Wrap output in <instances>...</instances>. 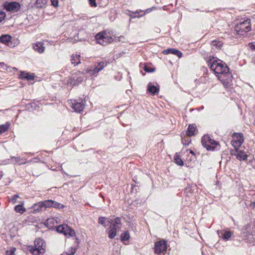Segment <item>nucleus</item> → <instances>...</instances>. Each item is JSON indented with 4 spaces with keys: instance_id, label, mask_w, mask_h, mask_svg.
Here are the masks:
<instances>
[{
    "instance_id": "nucleus-1",
    "label": "nucleus",
    "mask_w": 255,
    "mask_h": 255,
    "mask_svg": "<svg viewBox=\"0 0 255 255\" xmlns=\"http://www.w3.org/2000/svg\"><path fill=\"white\" fill-rule=\"evenodd\" d=\"M209 65L225 87L228 88L232 85L233 76L226 64L222 63L220 60L213 59L210 60Z\"/></svg>"
},
{
    "instance_id": "nucleus-2",
    "label": "nucleus",
    "mask_w": 255,
    "mask_h": 255,
    "mask_svg": "<svg viewBox=\"0 0 255 255\" xmlns=\"http://www.w3.org/2000/svg\"><path fill=\"white\" fill-rule=\"evenodd\" d=\"M45 247L43 240L38 239L34 242V247H30L29 251L33 255H42L45 252Z\"/></svg>"
},
{
    "instance_id": "nucleus-3",
    "label": "nucleus",
    "mask_w": 255,
    "mask_h": 255,
    "mask_svg": "<svg viewBox=\"0 0 255 255\" xmlns=\"http://www.w3.org/2000/svg\"><path fill=\"white\" fill-rule=\"evenodd\" d=\"M251 25L250 20L247 19L237 24L235 26V30L238 34L244 35L251 30Z\"/></svg>"
},
{
    "instance_id": "nucleus-4",
    "label": "nucleus",
    "mask_w": 255,
    "mask_h": 255,
    "mask_svg": "<svg viewBox=\"0 0 255 255\" xmlns=\"http://www.w3.org/2000/svg\"><path fill=\"white\" fill-rule=\"evenodd\" d=\"M201 142L202 145L208 150H213L217 146L219 145L218 142L212 139L208 135H205L202 137Z\"/></svg>"
},
{
    "instance_id": "nucleus-5",
    "label": "nucleus",
    "mask_w": 255,
    "mask_h": 255,
    "mask_svg": "<svg viewBox=\"0 0 255 255\" xmlns=\"http://www.w3.org/2000/svg\"><path fill=\"white\" fill-rule=\"evenodd\" d=\"M95 38L98 42L102 45H106L113 41L112 38L105 32L99 33L96 35Z\"/></svg>"
},
{
    "instance_id": "nucleus-6",
    "label": "nucleus",
    "mask_w": 255,
    "mask_h": 255,
    "mask_svg": "<svg viewBox=\"0 0 255 255\" xmlns=\"http://www.w3.org/2000/svg\"><path fill=\"white\" fill-rule=\"evenodd\" d=\"M69 103L72 109L76 112L80 113L85 107L84 102L82 100H71Z\"/></svg>"
},
{
    "instance_id": "nucleus-7",
    "label": "nucleus",
    "mask_w": 255,
    "mask_h": 255,
    "mask_svg": "<svg viewBox=\"0 0 255 255\" xmlns=\"http://www.w3.org/2000/svg\"><path fill=\"white\" fill-rule=\"evenodd\" d=\"M56 231L60 233H63L65 235H69L70 236L73 237L75 236V232L74 230L71 229L67 225L63 224L59 226Z\"/></svg>"
},
{
    "instance_id": "nucleus-8",
    "label": "nucleus",
    "mask_w": 255,
    "mask_h": 255,
    "mask_svg": "<svg viewBox=\"0 0 255 255\" xmlns=\"http://www.w3.org/2000/svg\"><path fill=\"white\" fill-rule=\"evenodd\" d=\"M121 224V218L120 217L116 218L115 220V223L111 226V229L109 232V237L110 239H113L116 236L117 229L120 228L118 225Z\"/></svg>"
},
{
    "instance_id": "nucleus-9",
    "label": "nucleus",
    "mask_w": 255,
    "mask_h": 255,
    "mask_svg": "<svg viewBox=\"0 0 255 255\" xmlns=\"http://www.w3.org/2000/svg\"><path fill=\"white\" fill-rule=\"evenodd\" d=\"M167 244L164 240H161L156 242L154 246V252L158 254L166 251Z\"/></svg>"
},
{
    "instance_id": "nucleus-10",
    "label": "nucleus",
    "mask_w": 255,
    "mask_h": 255,
    "mask_svg": "<svg viewBox=\"0 0 255 255\" xmlns=\"http://www.w3.org/2000/svg\"><path fill=\"white\" fill-rule=\"evenodd\" d=\"M4 7L8 11L16 12L20 9V5L16 2H6L4 3Z\"/></svg>"
},
{
    "instance_id": "nucleus-11",
    "label": "nucleus",
    "mask_w": 255,
    "mask_h": 255,
    "mask_svg": "<svg viewBox=\"0 0 255 255\" xmlns=\"http://www.w3.org/2000/svg\"><path fill=\"white\" fill-rule=\"evenodd\" d=\"M105 63L103 62H101L97 64V65L95 66L93 69H87L85 70L86 73H89L91 75H94L95 74L99 72L102 70L105 67Z\"/></svg>"
},
{
    "instance_id": "nucleus-12",
    "label": "nucleus",
    "mask_w": 255,
    "mask_h": 255,
    "mask_svg": "<svg viewBox=\"0 0 255 255\" xmlns=\"http://www.w3.org/2000/svg\"><path fill=\"white\" fill-rule=\"evenodd\" d=\"M53 201L52 200H46L42 202H40L37 205H35L34 208L36 210H40L42 207H50L52 206Z\"/></svg>"
},
{
    "instance_id": "nucleus-13",
    "label": "nucleus",
    "mask_w": 255,
    "mask_h": 255,
    "mask_svg": "<svg viewBox=\"0 0 255 255\" xmlns=\"http://www.w3.org/2000/svg\"><path fill=\"white\" fill-rule=\"evenodd\" d=\"M162 53L164 54L172 53L174 55H177L179 58H181L182 56V53L181 51L174 48H169L164 50L163 51Z\"/></svg>"
},
{
    "instance_id": "nucleus-14",
    "label": "nucleus",
    "mask_w": 255,
    "mask_h": 255,
    "mask_svg": "<svg viewBox=\"0 0 255 255\" xmlns=\"http://www.w3.org/2000/svg\"><path fill=\"white\" fill-rule=\"evenodd\" d=\"M147 91L152 95H155L158 93L159 91V86H155L151 83L148 84Z\"/></svg>"
},
{
    "instance_id": "nucleus-15",
    "label": "nucleus",
    "mask_w": 255,
    "mask_h": 255,
    "mask_svg": "<svg viewBox=\"0 0 255 255\" xmlns=\"http://www.w3.org/2000/svg\"><path fill=\"white\" fill-rule=\"evenodd\" d=\"M197 130L196 126L194 124L190 125L188 126L187 134L188 136H191L195 134Z\"/></svg>"
},
{
    "instance_id": "nucleus-16",
    "label": "nucleus",
    "mask_w": 255,
    "mask_h": 255,
    "mask_svg": "<svg viewBox=\"0 0 255 255\" xmlns=\"http://www.w3.org/2000/svg\"><path fill=\"white\" fill-rule=\"evenodd\" d=\"M19 76L20 78L25 79L28 81L33 80L34 77L33 74H30L24 71L21 72Z\"/></svg>"
},
{
    "instance_id": "nucleus-17",
    "label": "nucleus",
    "mask_w": 255,
    "mask_h": 255,
    "mask_svg": "<svg viewBox=\"0 0 255 255\" xmlns=\"http://www.w3.org/2000/svg\"><path fill=\"white\" fill-rule=\"evenodd\" d=\"M33 47L35 50L37 51L39 53H42L45 49L44 47L43 46V43L41 42H37L33 45Z\"/></svg>"
},
{
    "instance_id": "nucleus-18",
    "label": "nucleus",
    "mask_w": 255,
    "mask_h": 255,
    "mask_svg": "<svg viewBox=\"0 0 255 255\" xmlns=\"http://www.w3.org/2000/svg\"><path fill=\"white\" fill-rule=\"evenodd\" d=\"M237 158L240 160H245L247 159V155L245 152L240 150L237 151Z\"/></svg>"
},
{
    "instance_id": "nucleus-19",
    "label": "nucleus",
    "mask_w": 255,
    "mask_h": 255,
    "mask_svg": "<svg viewBox=\"0 0 255 255\" xmlns=\"http://www.w3.org/2000/svg\"><path fill=\"white\" fill-rule=\"evenodd\" d=\"M233 138L235 141L238 142H239V141H242V143H243L244 142V136L243 134L241 133H234L233 135Z\"/></svg>"
},
{
    "instance_id": "nucleus-20",
    "label": "nucleus",
    "mask_w": 255,
    "mask_h": 255,
    "mask_svg": "<svg viewBox=\"0 0 255 255\" xmlns=\"http://www.w3.org/2000/svg\"><path fill=\"white\" fill-rule=\"evenodd\" d=\"M218 235L220 237L225 240L229 239L231 237L232 233L230 231H226L225 233H223L222 231H218Z\"/></svg>"
},
{
    "instance_id": "nucleus-21",
    "label": "nucleus",
    "mask_w": 255,
    "mask_h": 255,
    "mask_svg": "<svg viewBox=\"0 0 255 255\" xmlns=\"http://www.w3.org/2000/svg\"><path fill=\"white\" fill-rule=\"evenodd\" d=\"M47 0H36L34 5L37 8L43 7L47 3Z\"/></svg>"
},
{
    "instance_id": "nucleus-22",
    "label": "nucleus",
    "mask_w": 255,
    "mask_h": 255,
    "mask_svg": "<svg viewBox=\"0 0 255 255\" xmlns=\"http://www.w3.org/2000/svg\"><path fill=\"white\" fill-rule=\"evenodd\" d=\"M10 39L11 36L7 34L2 35L0 37V42L4 44H6L8 42H10Z\"/></svg>"
},
{
    "instance_id": "nucleus-23",
    "label": "nucleus",
    "mask_w": 255,
    "mask_h": 255,
    "mask_svg": "<svg viewBox=\"0 0 255 255\" xmlns=\"http://www.w3.org/2000/svg\"><path fill=\"white\" fill-rule=\"evenodd\" d=\"M80 56L79 55H73L71 59L72 64L76 66L80 63Z\"/></svg>"
},
{
    "instance_id": "nucleus-24",
    "label": "nucleus",
    "mask_w": 255,
    "mask_h": 255,
    "mask_svg": "<svg viewBox=\"0 0 255 255\" xmlns=\"http://www.w3.org/2000/svg\"><path fill=\"white\" fill-rule=\"evenodd\" d=\"M83 80V78L81 77H78L76 80H75V77H73V79L72 78L70 79V81H68V83H70L71 85H75L81 83Z\"/></svg>"
},
{
    "instance_id": "nucleus-25",
    "label": "nucleus",
    "mask_w": 255,
    "mask_h": 255,
    "mask_svg": "<svg viewBox=\"0 0 255 255\" xmlns=\"http://www.w3.org/2000/svg\"><path fill=\"white\" fill-rule=\"evenodd\" d=\"M223 42L222 41H218V40H213L212 42V45L213 46L215 47L216 48L220 49L223 46Z\"/></svg>"
},
{
    "instance_id": "nucleus-26",
    "label": "nucleus",
    "mask_w": 255,
    "mask_h": 255,
    "mask_svg": "<svg viewBox=\"0 0 255 255\" xmlns=\"http://www.w3.org/2000/svg\"><path fill=\"white\" fill-rule=\"evenodd\" d=\"M14 210L16 212L21 214L23 213L25 211V209L23 207L22 205H16L14 207Z\"/></svg>"
},
{
    "instance_id": "nucleus-27",
    "label": "nucleus",
    "mask_w": 255,
    "mask_h": 255,
    "mask_svg": "<svg viewBox=\"0 0 255 255\" xmlns=\"http://www.w3.org/2000/svg\"><path fill=\"white\" fill-rule=\"evenodd\" d=\"M9 127V124H5L0 126V134L6 131Z\"/></svg>"
},
{
    "instance_id": "nucleus-28",
    "label": "nucleus",
    "mask_w": 255,
    "mask_h": 255,
    "mask_svg": "<svg viewBox=\"0 0 255 255\" xmlns=\"http://www.w3.org/2000/svg\"><path fill=\"white\" fill-rule=\"evenodd\" d=\"M174 160L175 163L180 166L183 165V161L180 158L179 156L178 155H176L174 157Z\"/></svg>"
},
{
    "instance_id": "nucleus-29",
    "label": "nucleus",
    "mask_w": 255,
    "mask_h": 255,
    "mask_svg": "<svg viewBox=\"0 0 255 255\" xmlns=\"http://www.w3.org/2000/svg\"><path fill=\"white\" fill-rule=\"evenodd\" d=\"M121 237L122 241H127L129 238V234L125 232L122 234Z\"/></svg>"
},
{
    "instance_id": "nucleus-30",
    "label": "nucleus",
    "mask_w": 255,
    "mask_h": 255,
    "mask_svg": "<svg viewBox=\"0 0 255 255\" xmlns=\"http://www.w3.org/2000/svg\"><path fill=\"white\" fill-rule=\"evenodd\" d=\"M106 220H107V218L106 217H100L99 218L98 222H99V224H100L102 225L103 226L106 227L107 226L106 225Z\"/></svg>"
},
{
    "instance_id": "nucleus-31",
    "label": "nucleus",
    "mask_w": 255,
    "mask_h": 255,
    "mask_svg": "<svg viewBox=\"0 0 255 255\" xmlns=\"http://www.w3.org/2000/svg\"><path fill=\"white\" fill-rule=\"evenodd\" d=\"M55 208H58V209H62L64 207V205H63L61 204H60L59 203L56 202L54 201H53V204L52 206Z\"/></svg>"
},
{
    "instance_id": "nucleus-32",
    "label": "nucleus",
    "mask_w": 255,
    "mask_h": 255,
    "mask_svg": "<svg viewBox=\"0 0 255 255\" xmlns=\"http://www.w3.org/2000/svg\"><path fill=\"white\" fill-rule=\"evenodd\" d=\"M242 144V141H239V142H238L233 140L232 141V145L235 148L239 147L240 146H241Z\"/></svg>"
},
{
    "instance_id": "nucleus-33",
    "label": "nucleus",
    "mask_w": 255,
    "mask_h": 255,
    "mask_svg": "<svg viewBox=\"0 0 255 255\" xmlns=\"http://www.w3.org/2000/svg\"><path fill=\"white\" fill-rule=\"evenodd\" d=\"M76 251V249L75 248H71L70 250H68L66 252V254L68 255H74Z\"/></svg>"
},
{
    "instance_id": "nucleus-34",
    "label": "nucleus",
    "mask_w": 255,
    "mask_h": 255,
    "mask_svg": "<svg viewBox=\"0 0 255 255\" xmlns=\"http://www.w3.org/2000/svg\"><path fill=\"white\" fill-rule=\"evenodd\" d=\"M19 198V196L17 194L14 195L13 197L11 198L9 200L13 204L15 203L17 199Z\"/></svg>"
},
{
    "instance_id": "nucleus-35",
    "label": "nucleus",
    "mask_w": 255,
    "mask_h": 255,
    "mask_svg": "<svg viewBox=\"0 0 255 255\" xmlns=\"http://www.w3.org/2000/svg\"><path fill=\"white\" fill-rule=\"evenodd\" d=\"M15 251V248H13L9 251H7L6 252V255H14V253Z\"/></svg>"
},
{
    "instance_id": "nucleus-36",
    "label": "nucleus",
    "mask_w": 255,
    "mask_h": 255,
    "mask_svg": "<svg viewBox=\"0 0 255 255\" xmlns=\"http://www.w3.org/2000/svg\"><path fill=\"white\" fill-rule=\"evenodd\" d=\"M5 17V14L4 12L0 11V22H1Z\"/></svg>"
},
{
    "instance_id": "nucleus-37",
    "label": "nucleus",
    "mask_w": 255,
    "mask_h": 255,
    "mask_svg": "<svg viewBox=\"0 0 255 255\" xmlns=\"http://www.w3.org/2000/svg\"><path fill=\"white\" fill-rule=\"evenodd\" d=\"M90 4L92 6L96 7L97 3L96 2V0H89Z\"/></svg>"
},
{
    "instance_id": "nucleus-38",
    "label": "nucleus",
    "mask_w": 255,
    "mask_h": 255,
    "mask_svg": "<svg viewBox=\"0 0 255 255\" xmlns=\"http://www.w3.org/2000/svg\"><path fill=\"white\" fill-rule=\"evenodd\" d=\"M143 69L144 71H145L146 72H147L153 71V70L152 68L148 67V66L146 65L144 66Z\"/></svg>"
},
{
    "instance_id": "nucleus-39",
    "label": "nucleus",
    "mask_w": 255,
    "mask_h": 255,
    "mask_svg": "<svg viewBox=\"0 0 255 255\" xmlns=\"http://www.w3.org/2000/svg\"><path fill=\"white\" fill-rule=\"evenodd\" d=\"M51 2L52 4L55 7H57L58 5V0H51Z\"/></svg>"
},
{
    "instance_id": "nucleus-40",
    "label": "nucleus",
    "mask_w": 255,
    "mask_h": 255,
    "mask_svg": "<svg viewBox=\"0 0 255 255\" xmlns=\"http://www.w3.org/2000/svg\"><path fill=\"white\" fill-rule=\"evenodd\" d=\"M249 46L252 50H255V43H250Z\"/></svg>"
},
{
    "instance_id": "nucleus-41",
    "label": "nucleus",
    "mask_w": 255,
    "mask_h": 255,
    "mask_svg": "<svg viewBox=\"0 0 255 255\" xmlns=\"http://www.w3.org/2000/svg\"><path fill=\"white\" fill-rule=\"evenodd\" d=\"M130 228H131V229L133 230V224L132 223H129V225H128Z\"/></svg>"
},
{
    "instance_id": "nucleus-42",
    "label": "nucleus",
    "mask_w": 255,
    "mask_h": 255,
    "mask_svg": "<svg viewBox=\"0 0 255 255\" xmlns=\"http://www.w3.org/2000/svg\"><path fill=\"white\" fill-rule=\"evenodd\" d=\"M151 11V9H150V8L147 9L146 10V12H150Z\"/></svg>"
},
{
    "instance_id": "nucleus-43",
    "label": "nucleus",
    "mask_w": 255,
    "mask_h": 255,
    "mask_svg": "<svg viewBox=\"0 0 255 255\" xmlns=\"http://www.w3.org/2000/svg\"><path fill=\"white\" fill-rule=\"evenodd\" d=\"M109 223H112V219H109L107 221Z\"/></svg>"
},
{
    "instance_id": "nucleus-44",
    "label": "nucleus",
    "mask_w": 255,
    "mask_h": 255,
    "mask_svg": "<svg viewBox=\"0 0 255 255\" xmlns=\"http://www.w3.org/2000/svg\"><path fill=\"white\" fill-rule=\"evenodd\" d=\"M190 153H191V154H195V153H194V151H192V150H190Z\"/></svg>"
},
{
    "instance_id": "nucleus-45",
    "label": "nucleus",
    "mask_w": 255,
    "mask_h": 255,
    "mask_svg": "<svg viewBox=\"0 0 255 255\" xmlns=\"http://www.w3.org/2000/svg\"><path fill=\"white\" fill-rule=\"evenodd\" d=\"M253 62L255 64V59L253 60Z\"/></svg>"
},
{
    "instance_id": "nucleus-46",
    "label": "nucleus",
    "mask_w": 255,
    "mask_h": 255,
    "mask_svg": "<svg viewBox=\"0 0 255 255\" xmlns=\"http://www.w3.org/2000/svg\"><path fill=\"white\" fill-rule=\"evenodd\" d=\"M50 220H51L50 219H48V220H47V221H46V222H47V223H48Z\"/></svg>"
},
{
    "instance_id": "nucleus-47",
    "label": "nucleus",
    "mask_w": 255,
    "mask_h": 255,
    "mask_svg": "<svg viewBox=\"0 0 255 255\" xmlns=\"http://www.w3.org/2000/svg\"><path fill=\"white\" fill-rule=\"evenodd\" d=\"M182 142H183V144H187V143H184L183 141H182Z\"/></svg>"
}]
</instances>
